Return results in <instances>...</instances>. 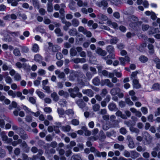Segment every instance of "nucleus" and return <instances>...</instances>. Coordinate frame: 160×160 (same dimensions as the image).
<instances>
[{"label": "nucleus", "instance_id": "11", "mask_svg": "<svg viewBox=\"0 0 160 160\" xmlns=\"http://www.w3.org/2000/svg\"><path fill=\"white\" fill-rule=\"evenodd\" d=\"M94 155L95 156L98 157H100L101 156L103 157H105L106 156L107 154L105 152H100L98 150H97L94 153Z\"/></svg>", "mask_w": 160, "mask_h": 160}, {"label": "nucleus", "instance_id": "61", "mask_svg": "<svg viewBox=\"0 0 160 160\" xmlns=\"http://www.w3.org/2000/svg\"><path fill=\"white\" fill-rule=\"evenodd\" d=\"M9 33L10 35L14 37H18L19 35V33L18 32H11Z\"/></svg>", "mask_w": 160, "mask_h": 160}, {"label": "nucleus", "instance_id": "56", "mask_svg": "<svg viewBox=\"0 0 160 160\" xmlns=\"http://www.w3.org/2000/svg\"><path fill=\"white\" fill-rule=\"evenodd\" d=\"M146 150V148L144 147H142L140 146H138L137 148V150L138 152H144Z\"/></svg>", "mask_w": 160, "mask_h": 160}, {"label": "nucleus", "instance_id": "45", "mask_svg": "<svg viewBox=\"0 0 160 160\" xmlns=\"http://www.w3.org/2000/svg\"><path fill=\"white\" fill-rule=\"evenodd\" d=\"M152 88L155 90H160V84L158 83H156L154 84L152 86Z\"/></svg>", "mask_w": 160, "mask_h": 160}, {"label": "nucleus", "instance_id": "1", "mask_svg": "<svg viewBox=\"0 0 160 160\" xmlns=\"http://www.w3.org/2000/svg\"><path fill=\"white\" fill-rule=\"evenodd\" d=\"M128 23L129 26L132 28L135 27L138 23L141 24L140 22H138V19L134 16L130 17L128 21Z\"/></svg>", "mask_w": 160, "mask_h": 160}, {"label": "nucleus", "instance_id": "39", "mask_svg": "<svg viewBox=\"0 0 160 160\" xmlns=\"http://www.w3.org/2000/svg\"><path fill=\"white\" fill-rule=\"evenodd\" d=\"M130 131L133 133H135L138 134L139 133L140 131L137 128L133 127H131L130 128Z\"/></svg>", "mask_w": 160, "mask_h": 160}, {"label": "nucleus", "instance_id": "37", "mask_svg": "<svg viewBox=\"0 0 160 160\" xmlns=\"http://www.w3.org/2000/svg\"><path fill=\"white\" fill-rule=\"evenodd\" d=\"M107 50L109 53H112L114 52V48L111 45H109L107 47Z\"/></svg>", "mask_w": 160, "mask_h": 160}, {"label": "nucleus", "instance_id": "24", "mask_svg": "<svg viewBox=\"0 0 160 160\" xmlns=\"http://www.w3.org/2000/svg\"><path fill=\"white\" fill-rule=\"evenodd\" d=\"M58 94L61 96H63L65 98L68 97L69 94L68 92H64L63 90H61L58 92Z\"/></svg>", "mask_w": 160, "mask_h": 160}, {"label": "nucleus", "instance_id": "8", "mask_svg": "<svg viewBox=\"0 0 160 160\" xmlns=\"http://www.w3.org/2000/svg\"><path fill=\"white\" fill-rule=\"evenodd\" d=\"M159 31L158 28H154L152 27L150 28V30L148 31V33L149 35H152L155 33H159Z\"/></svg>", "mask_w": 160, "mask_h": 160}, {"label": "nucleus", "instance_id": "51", "mask_svg": "<svg viewBox=\"0 0 160 160\" xmlns=\"http://www.w3.org/2000/svg\"><path fill=\"white\" fill-rule=\"evenodd\" d=\"M6 155L5 151L1 148H0V157L1 158H4Z\"/></svg>", "mask_w": 160, "mask_h": 160}, {"label": "nucleus", "instance_id": "33", "mask_svg": "<svg viewBox=\"0 0 160 160\" xmlns=\"http://www.w3.org/2000/svg\"><path fill=\"white\" fill-rule=\"evenodd\" d=\"M34 60L36 62H40L42 60V58L39 54H37L34 56Z\"/></svg>", "mask_w": 160, "mask_h": 160}, {"label": "nucleus", "instance_id": "12", "mask_svg": "<svg viewBox=\"0 0 160 160\" xmlns=\"http://www.w3.org/2000/svg\"><path fill=\"white\" fill-rule=\"evenodd\" d=\"M96 52L99 55L105 56L107 54L106 51L102 50L101 48H98L96 50Z\"/></svg>", "mask_w": 160, "mask_h": 160}, {"label": "nucleus", "instance_id": "54", "mask_svg": "<svg viewBox=\"0 0 160 160\" xmlns=\"http://www.w3.org/2000/svg\"><path fill=\"white\" fill-rule=\"evenodd\" d=\"M65 113L68 115H73L74 112L72 109H68L65 111Z\"/></svg>", "mask_w": 160, "mask_h": 160}, {"label": "nucleus", "instance_id": "27", "mask_svg": "<svg viewBox=\"0 0 160 160\" xmlns=\"http://www.w3.org/2000/svg\"><path fill=\"white\" fill-rule=\"evenodd\" d=\"M149 50V53L150 54H152L154 52V46L153 45L149 44L148 46Z\"/></svg>", "mask_w": 160, "mask_h": 160}, {"label": "nucleus", "instance_id": "57", "mask_svg": "<svg viewBox=\"0 0 160 160\" xmlns=\"http://www.w3.org/2000/svg\"><path fill=\"white\" fill-rule=\"evenodd\" d=\"M8 93L9 95L12 96L13 98H15L16 96V93L11 90H9Z\"/></svg>", "mask_w": 160, "mask_h": 160}, {"label": "nucleus", "instance_id": "4", "mask_svg": "<svg viewBox=\"0 0 160 160\" xmlns=\"http://www.w3.org/2000/svg\"><path fill=\"white\" fill-rule=\"evenodd\" d=\"M48 45L49 48H51L52 51L53 52H56L58 51L60 49V47L56 45H53L52 43L51 42H49Z\"/></svg>", "mask_w": 160, "mask_h": 160}, {"label": "nucleus", "instance_id": "35", "mask_svg": "<svg viewBox=\"0 0 160 160\" xmlns=\"http://www.w3.org/2000/svg\"><path fill=\"white\" fill-rule=\"evenodd\" d=\"M70 53L71 56L73 57L77 54V52L75 48H72L70 50Z\"/></svg>", "mask_w": 160, "mask_h": 160}, {"label": "nucleus", "instance_id": "43", "mask_svg": "<svg viewBox=\"0 0 160 160\" xmlns=\"http://www.w3.org/2000/svg\"><path fill=\"white\" fill-rule=\"evenodd\" d=\"M71 123L73 125L77 126L79 124V121L76 119H73L71 121Z\"/></svg>", "mask_w": 160, "mask_h": 160}, {"label": "nucleus", "instance_id": "31", "mask_svg": "<svg viewBox=\"0 0 160 160\" xmlns=\"http://www.w3.org/2000/svg\"><path fill=\"white\" fill-rule=\"evenodd\" d=\"M93 83L95 85L98 86L100 83V80L98 77L94 78L92 81Z\"/></svg>", "mask_w": 160, "mask_h": 160}, {"label": "nucleus", "instance_id": "38", "mask_svg": "<svg viewBox=\"0 0 160 160\" xmlns=\"http://www.w3.org/2000/svg\"><path fill=\"white\" fill-rule=\"evenodd\" d=\"M138 73V72L137 71L132 72L131 75V79L132 80L137 79V75Z\"/></svg>", "mask_w": 160, "mask_h": 160}, {"label": "nucleus", "instance_id": "60", "mask_svg": "<svg viewBox=\"0 0 160 160\" xmlns=\"http://www.w3.org/2000/svg\"><path fill=\"white\" fill-rule=\"evenodd\" d=\"M6 82L9 84H11L12 82V80L11 78L9 76H7L5 78Z\"/></svg>", "mask_w": 160, "mask_h": 160}, {"label": "nucleus", "instance_id": "2", "mask_svg": "<svg viewBox=\"0 0 160 160\" xmlns=\"http://www.w3.org/2000/svg\"><path fill=\"white\" fill-rule=\"evenodd\" d=\"M101 84L102 86L106 85L110 88L114 86L113 84L108 79L102 80L101 82Z\"/></svg>", "mask_w": 160, "mask_h": 160}, {"label": "nucleus", "instance_id": "23", "mask_svg": "<svg viewBox=\"0 0 160 160\" xmlns=\"http://www.w3.org/2000/svg\"><path fill=\"white\" fill-rule=\"evenodd\" d=\"M116 115L117 116L120 117L123 119H126L127 118L126 116L125 115L123 114L122 112L119 110L117 111L116 113Z\"/></svg>", "mask_w": 160, "mask_h": 160}, {"label": "nucleus", "instance_id": "32", "mask_svg": "<svg viewBox=\"0 0 160 160\" xmlns=\"http://www.w3.org/2000/svg\"><path fill=\"white\" fill-rule=\"evenodd\" d=\"M62 130L64 132H69L71 129V126L69 125L66 126H62L61 127Z\"/></svg>", "mask_w": 160, "mask_h": 160}, {"label": "nucleus", "instance_id": "7", "mask_svg": "<svg viewBox=\"0 0 160 160\" xmlns=\"http://www.w3.org/2000/svg\"><path fill=\"white\" fill-rule=\"evenodd\" d=\"M120 91V89L119 88H113L111 90L110 92L112 96H115L119 93Z\"/></svg>", "mask_w": 160, "mask_h": 160}, {"label": "nucleus", "instance_id": "17", "mask_svg": "<svg viewBox=\"0 0 160 160\" xmlns=\"http://www.w3.org/2000/svg\"><path fill=\"white\" fill-rule=\"evenodd\" d=\"M99 135V140L100 141H103L105 140L106 136L102 131L101 130L100 131Z\"/></svg>", "mask_w": 160, "mask_h": 160}, {"label": "nucleus", "instance_id": "16", "mask_svg": "<svg viewBox=\"0 0 160 160\" xmlns=\"http://www.w3.org/2000/svg\"><path fill=\"white\" fill-rule=\"evenodd\" d=\"M35 8L38 9L39 8V2L38 0H31L30 1Z\"/></svg>", "mask_w": 160, "mask_h": 160}, {"label": "nucleus", "instance_id": "42", "mask_svg": "<svg viewBox=\"0 0 160 160\" xmlns=\"http://www.w3.org/2000/svg\"><path fill=\"white\" fill-rule=\"evenodd\" d=\"M82 78L81 80L80 79L79 80L78 83L82 86H84V82L85 81V78L84 75H82Z\"/></svg>", "mask_w": 160, "mask_h": 160}, {"label": "nucleus", "instance_id": "34", "mask_svg": "<svg viewBox=\"0 0 160 160\" xmlns=\"http://www.w3.org/2000/svg\"><path fill=\"white\" fill-rule=\"evenodd\" d=\"M100 107V106L98 104L96 103L93 106L92 108L94 111L97 112L99 110Z\"/></svg>", "mask_w": 160, "mask_h": 160}, {"label": "nucleus", "instance_id": "6", "mask_svg": "<svg viewBox=\"0 0 160 160\" xmlns=\"http://www.w3.org/2000/svg\"><path fill=\"white\" fill-rule=\"evenodd\" d=\"M82 92L90 97H92L94 95L93 92L90 89H83L82 90Z\"/></svg>", "mask_w": 160, "mask_h": 160}, {"label": "nucleus", "instance_id": "36", "mask_svg": "<svg viewBox=\"0 0 160 160\" xmlns=\"http://www.w3.org/2000/svg\"><path fill=\"white\" fill-rule=\"evenodd\" d=\"M139 59L142 62L145 63L148 61V58L144 56H141L139 57Z\"/></svg>", "mask_w": 160, "mask_h": 160}, {"label": "nucleus", "instance_id": "22", "mask_svg": "<svg viewBox=\"0 0 160 160\" xmlns=\"http://www.w3.org/2000/svg\"><path fill=\"white\" fill-rule=\"evenodd\" d=\"M98 18L102 21H106L108 20V18L106 15L102 13H100L97 15Z\"/></svg>", "mask_w": 160, "mask_h": 160}, {"label": "nucleus", "instance_id": "19", "mask_svg": "<svg viewBox=\"0 0 160 160\" xmlns=\"http://www.w3.org/2000/svg\"><path fill=\"white\" fill-rule=\"evenodd\" d=\"M68 33L71 36H76L78 34L77 30L74 28H72L70 29Z\"/></svg>", "mask_w": 160, "mask_h": 160}, {"label": "nucleus", "instance_id": "10", "mask_svg": "<svg viewBox=\"0 0 160 160\" xmlns=\"http://www.w3.org/2000/svg\"><path fill=\"white\" fill-rule=\"evenodd\" d=\"M76 103L81 108H83L86 106V104L82 99H79L76 101Z\"/></svg>", "mask_w": 160, "mask_h": 160}, {"label": "nucleus", "instance_id": "14", "mask_svg": "<svg viewBox=\"0 0 160 160\" xmlns=\"http://www.w3.org/2000/svg\"><path fill=\"white\" fill-rule=\"evenodd\" d=\"M130 153L131 158L133 159H135L137 158L140 155V154L135 151H131Z\"/></svg>", "mask_w": 160, "mask_h": 160}, {"label": "nucleus", "instance_id": "9", "mask_svg": "<svg viewBox=\"0 0 160 160\" xmlns=\"http://www.w3.org/2000/svg\"><path fill=\"white\" fill-rule=\"evenodd\" d=\"M145 14L147 15L150 16L151 18L153 20H155L157 18L155 13L153 12L147 11L145 12Z\"/></svg>", "mask_w": 160, "mask_h": 160}, {"label": "nucleus", "instance_id": "21", "mask_svg": "<svg viewBox=\"0 0 160 160\" xmlns=\"http://www.w3.org/2000/svg\"><path fill=\"white\" fill-rule=\"evenodd\" d=\"M54 32L58 37L62 36L63 35V32H61L60 29L59 28H57L55 30Z\"/></svg>", "mask_w": 160, "mask_h": 160}, {"label": "nucleus", "instance_id": "30", "mask_svg": "<svg viewBox=\"0 0 160 160\" xmlns=\"http://www.w3.org/2000/svg\"><path fill=\"white\" fill-rule=\"evenodd\" d=\"M32 50L34 52H37L39 51V46L37 44H34L32 47Z\"/></svg>", "mask_w": 160, "mask_h": 160}, {"label": "nucleus", "instance_id": "62", "mask_svg": "<svg viewBox=\"0 0 160 160\" xmlns=\"http://www.w3.org/2000/svg\"><path fill=\"white\" fill-rule=\"evenodd\" d=\"M125 102L129 106H132L133 105V102L129 98H127L126 99Z\"/></svg>", "mask_w": 160, "mask_h": 160}, {"label": "nucleus", "instance_id": "52", "mask_svg": "<svg viewBox=\"0 0 160 160\" xmlns=\"http://www.w3.org/2000/svg\"><path fill=\"white\" fill-rule=\"evenodd\" d=\"M13 53L16 56H19L21 55L19 50L18 48H16L14 49Z\"/></svg>", "mask_w": 160, "mask_h": 160}, {"label": "nucleus", "instance_id": "50", "mask_svg": "<svg viewBox=\"0 0 160 160\" xmlns=\"http://www.w3.org/2000/svg\"><path fill=\"white\" fill-rule=\"evenodd\" d=\"M118 40L116 37H114L110 40V43L111 44H116L118 42Z\"/></svg>", "mask_w": 160, "mask_h": 160}, {"label": "nucleus", "instance_id": "64", "mask_svg": "<svg viewBox=\"0 0 160 160\" xmlns=\"http://www.w3.org/2000/svg\"><path fill=\"white\" fill-rule=\"evenodd\" d=\"M25 119L27 122H31L32 120V117L29 115L26 116Z\"/></svg>", "mask_w": 160, "mask_h": 160}, {"label": "nucleus", "instance_id": "29", "mask_svg": "<svg viewBox=\"0 0 160 160\" xmlns=\"http://www.w3.org/2000/svg\"><path fill=\"white\" fill-rule=\"evenodd\" d=\"M68 91L70 93V96L72 98H74L76 96L77 92H75L72 88L68 89Z\"/></svg>", "mask_w": 160, "mask_h": 160}, {"label": "nucleus", "instance_id": "41", "mask_svg": "<svg viewBox=\"0 0 160 160\" xmlns=\"http://www.w3.org/2000/svg\"><path fill=\"white\" fill-rule=\"evenodd\" d=\"M53 7L52 3H48L47 11L49 12L53 11Z\"/></svg>", "mask_w": 160, "mask_h": 160}, {"label": "nucleus", "instance_id": "59", "mask_svg": "<svg viewBox=\"0 0 160 160\" xmlns=\"http://www.w3.org/2000/svg\"><path fill=\"white\" fill-rule=\"evenodd\" d=\"M57 150L58 151V153L60 155H63L65 152L64 149L62 148H58L57 149Z\"/></svg>", "mask_w": 160, "mask_h": 160}, {"label": "nucleus", "instance_id": "40", "mask_svg": "<svg viewBox=\"0 0 160 160\" xmlns=\"http://www.w3.org/2000/svg\"><path fill=\"white\" fill-rule=\"evenodd\" d=\"M36 93L37 94L38 96L41 99L43 98L45 96L44 94L42 92L37 91Z\"/></svg>", "mask_w": 160, "mask_h": 160}, {"label": "nucleus", "instance_id": "55", "mask_svg": "<svg viewBox=\"0 0 160 160\" xmlns=\"http://www.w3.org/2000/svg\"><path fill=\"white\" fill-rule=\"evenodd\" d=\"M108 93V91L106 88H104L102 90L100 95L104 97Z\"/></svg>", "mask_w": 160, "mask_h": 160}, {"label": "nucleus", "instance_id": "13", "mask_svg": "<svg viewBox=\"0 0 160 160\" xmlns=\"http://www.w3.org/2000/svg\"><path fill=\"white\" fill-rule=\"evenodd\" d=\"M132 80L133 86L134 88H139L141 87V85L139 83L138 80L137 79Z\"/></svg>", "mask_w": 160, "mask_h": 160}, {"label": "nucleus", "instance_id": "5", "mask_svg": "<svg viewBox=\"0 0 160 160\" xmlns=\"http://www.w3.org/2000/svg\"><path fill=\"white\" fill-rule=\"evenodd\" d=\"M97 5L99 7H103V8H106L108 6V3L105 0L101 1L100 2H98L96 3Z\"/></svg>", "mask_w": 160, "mask_h": 160}, {"label": "nucleus", "instance_id": "58", "mask_svg": "<svg viewBox=\"0 0 160 160\" xmlns=\"http://www.w3.org/2000/svg\"><path fill=\"white\" fill-rule=\"evenodd\" d=\"M15 80L17 81H19L21 79V77L20 75L18 73L15 74L14 77Z\"/></svg>", "mask_w": 160, "mask_h": 160}, {"label": "nucleus", "instance_id": "15", "mask_svg": "<svg viewBox=\"0 0 160 160\" xmlns=\"http://www.w3.org/2000/svg\"><path fill=\"white\" fill-rule=\"evenodd\" d=\"M55 73L56 75H58V77L60 78H63L65 77V75L63 72H61L59 70H56L55 71Z\"/></svg>", "mask_w": 160, "mask_h": 160}, {"label": "nucleus", "instance_id": "26", "mask_svg": "<svg viewBox=\"0 0 160 160\" xmlns=\"http://www.w3.org/2000/svg\"><path fill=\"white\" fill-rule=\"evenodd\" d=\"M72 25L75 27L78 26L79 24L78 20L75 18L73 19L71 21Z\"/></svg>", "mask_w": 160, "mask_h": 160}, {"label": "nucleus", "instance_id": "48", "mask_svg": "<svg viewBox=\"0 0 160 160\" xmlns=\"http://www.w3.org/2000/svg\"><path fill=\"white\" fill-rule=\"evenodd\" d=\"M57 112L58 114L61 115H63L65 112L64 109L62 108H58Z\"/></svg>", "mask_w": 160, "mask_h": 160}, {"label": "nucleus", "instance_id": "18", "mask_svg": "<svg viewBox=\"0 0 160 160\" xmlns=\"http://www.w3.org/2000/svg\"><path fill=\"white\" fill-rule=\"evenodd\" d=\"M113 147L114 149H118L120 151H122L124 148V147L123 145H120L118 143L115 144Z\"/></svg>", "mask_w": 160, "mask_h": 160}, {"label": "nucleus", "instance_id": "28", "mask_svg": "<svg viewBox=\"0 0 160 160\" xmlns=\"http://www.w3.org/2000/svg\"><path fill=\"white\" fill-rule=\"evenodd\" d=\"M109 54L107 56L103 58L105 60H107V59H115V54L114 52H112V53H109Z\"/></svg>", "mask_w": 160, "mask_h": 160}, {"label": "nucleus", "instance_id": "53", "mask_svg": "<svg viewBox=\"0 0 160 160\" xmlns=\"http://www.w3.org/2000/svg\"><path fill=\"white\" fill-rule=\"evenodd\" d=\"M154 61L157 63V68L160 69V60L158 58H155L154 60Z\"/></svg>", "mask_w": 160, "mask_h": 160}, {"label": "nucleus", "instance_id": "20", "mask_svg": "<svg viewBox=\"0 0 160 160\" xmlns=\"http://www.w3.org/2000/svg\"><path fill=\"white\" fill-rule=\"evenodd\" d=\"M51 96L53 100L55 102L58 101L59 99V97L56 92H53L51 94Z\"/></svg>", "mask_w": 160, "mask_h": 160}, {"label": "nucleus", "instance_id": "25", "mask_svg": "<svg viewBox=\"0 0 160 160\" xmlns=\"http://www.w3.org/2000/svg\"><path fill=\"white\" fill-rule=\"evenodd\" d=\"M108 107L109 110L111 111H114L116 108V106L114 103H113L109 104Z\"/></svg>", "mask_w": 160, "mask_h": 160}, {"label": "nucleus", "instance_id": "44", "mask_svg": "<svg viewBox=\"0 0 160 160\" xmlns=\"http://www.w3.org/2000/svg\"><path fill=\"white\" fill-rule=\"evenodd\" d=\"M76 145V143L74 141H71L69 143V144L67 145V147L68 148H71L72 147L75 146Z\"/></svg>", "mask_w": 160, "mask_h": 160}, {"label": "nucleus", "instance_id": "63", "mask_svg": "<svg viewBox=\"0 0 160 160\" xmlns=\"http://www.w3.org/2000/svg\"><path fill=\"white\" fill-rule=\"evenodd\" d=\"M28 100L32 104H35L36 102V99L33 97H29Z\"/></svg>", "mask_w": 160, "mask_h": 160}, {"label": "nucleus", "instance_id": "49", "mask_svg": "<svg viewBox=\"0 0 160 160\" xmlns=\"http://www.w3.org/2000/svg\"><path fill=\"white\" fill-rule=\"evenodd\" d=\"M81 158L80 156L76 155L72 157L71 160H81Z\"/></svg>", "mask_w": 160, "mask_h": 160}, {"label": "nucleus", "instance_id": "47", "mask_svg": "<svg viewBox=\"0 0 160 160\" xmlns=\"http://www.w3.org/2000/svg\"><path fill=\"white\" fill-rule=\"evenodd\" d=\"M2 68V70L4 71L8 70H10L11 69V68L8 66L6 63H4L3 64Z\"/></svg>", "mask_w": 160, "mask_h": 160}, {"label": "nucleus", "instance_id": "3", "mask_svg": "<svg viewBox=\"0 0 160 160\" xmlns=\"http://www.w3.org/2000/svg\"><path fill=\"white\" fill-rule=\"evenodd\" d=\"M0 135L3 141H4L6 143H9L12 141V139L8 138L5 132H2L0 133Z\"/></svg>", "mask_w": 160, "mask_h": 160}, {"label": "nucleus", "instance_id": "46", "mask_svg": "<svg viewBox=\"0 0 160 160\" xmlns=\"http://www.w3.org/2000/svg\"><path fill=\"white\" fill-rule=\"evenodd\" d=\"M75 2L73 1H72L71 2L69 5V7L70 9L72 10H74L75 9V7L74 6Z\"/></svg>", "mask_w": 160, "mask_h": 160}]
</instances>
